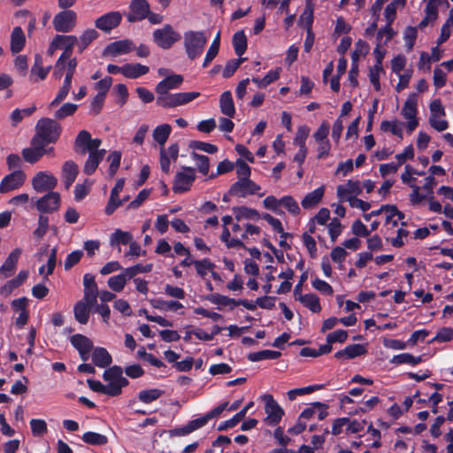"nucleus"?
Instances as JSON below:
<instances>
[{
  "mask_svg": "<svg viewBox=\"0 0 453 453\" xmlns=\"http://www.w3.org/2000/svg\"><path fill=\"white\" fill-rule=\"evenodd\" d=\"M82 441L89 445H105L108 439L105 435L95 432H87L82 435Z\"/></svg>",
  "mask_w": 453,
  "mask_h": 453,
  "instance_id": "nucleus-40",
  "label": "nucleus"
},
{
  "mask_svg": "<svg viewBox=\"0 0 453 453\" xmlns=\"http://www.w3.org/2000/svg\"><path fill=\"white\" fill-rule=\"evenodd\" d=\"M367 352L365 347L362 344H351L348 345L344 349L339 350L334 354V357L338 359L346 358L351 359L357 357L365 355Z\"/></svg>",
  "mask_w": 453,
  "mask_h": 453,
  "instance_id": "nucleus-23",
  "label": "nucleus"
},
{
  "mask_svg": "<svg viewBox=\"0 0 453 453\" xmlns=\"http://www.w3.org/2000/svg\"><path fill=\"white\" fill-rule=\"evenodd\" d=\"M157 104L163 108H174L177 107V100L175 94H157Z\"/></svg>",
  "mask_w": 453,
  "mask_h": 453,
  "instance_id": "nucleus-45",
  "label": "nucleus"
},
{
  "mask_svg": "<svg viewBox=\"0 0 453 453\" xmlns=\"http://www.w3.org/2000/svg\"><path fill=\"white\" fill-rule=\"evenodd\" d=\"M189 147L194 150H202L210 154H214L218 151L217 146L200 141L191 142Z\"/></svg>",
  "mask_w": 453,
  "mask_h": 453,
  "instance_id": "nucleus-60",
  "label": "nucleus"
},
{
  "mask_svg": "<svg viewBox=\"0 0 453 453\" xmlns=\"http://www.w3.org/2000/svg\"><path fill=\"white\" fill-rule=\"evenodd\" d=\"M72 345L78 350H92L93 342L89 338L83 334H74L70 339Z\"/></svg>",
  "mask_w": 453,
  "mask_h": 453,
  "instance_id": "nucleus-33",
  "label": "nucleus"
},
{
  "mask_svg": "<svg viewBox=\"0 0 453 453\" xmlns=\"http://www.w3.org/2000/svg\"><path fill=\"white\" fill-rule=\"evenodd\" d=\"M111 357L104 348H96L92 353V361L95 365L105 368L111 363Z\"/></svg>",
  "mask_w": 453,
  "mask_h": 453,
  "instance_id": "nucleus-26",
  "label": "nucleus"
},
{
  "mask_svg": "<svg viewBox=\"0 0 453 453\" xmlns=\"http://www.w3.org/2000/svg\"><path fill=\"white\" fill-rule=\"evenodd\" d=\"M133 240V236L129 232H125L120 229H116L111 234L110 238V245L111 247L119 246V244H129Z\"/></svg>",
  "mask_w": 453,
  "mask_h": 453,
  "instance_id": "nucleus-34",
  "label": "nucleus"
},
{
  "mask_svg": "<svg viewBox=\"0 0 453 453\" xmlns=\"http://www.w3.org/2000/svg\"><path fill=\"white\" fill-rule=\"evenodd\" d=\"M26 37L20 27H15L11 35V51L17 54L21 51L25 46Z\"/></svg>",
  "mask_w": 453,
  "mask_h": 453,
  "instance_id": "nucleus-24",
  "label": "nucleus"
},
{
  "mask_svg": "<svg viewBox=\"0 0 453 453\" xmlns=\"http://www.w3.org/2000/svg\"><path fill=\"white\" fill-rule=\"evenodd\" d=\"M31 430L34 435L40 436L47 433V424L43 419H31Z\"/></svg>",
  "mask_w": 453,
  "mask_h": 453,
  "instance_id": "nucleus-61",
  "label": "nucleus"
},
{
  "mask_svg": "<svg viewBox=\"0 0 453 453\" xmlns=\"http://www.w3.org/2000/svg\"><path fill=\"white\" fill-rule=\"evenodd\" d=\"M245 59L246 58H240L239 59H231V60L227 61V63L223 70V77L224 78L231 77Z\"/></svg>",
  "mask_w": 453,
  "mask_h": 453,
  "instance_id": "nucleus-56",
  "label": "nucleus"
},
{
  "mask_svg": "<svg viewBox=\"0 0 453 453\" xmlns=\"http://www.w3.org/2000/svg\"><path fill=\"white\" fill-rule=\"evenodd\" d=\"M254 405L253 402H250L242 410H241L238 413H236L232 418L226 420L225 422L221 423L218 430L223 431L226 430L228 428H232L235 426L241 420L243 419L245 417L247 411Z\"/></svg>",
  "mask_w": 453,
  "mask_h": 453,
  "instance_id": "nucleus-29",
  "label": "nucleus"
},
{
  "mask_svg": "<svg viewBox=\"0 0 453 453\" xmlns=\"http://www.w3.org/2000/svg\"><path fill=\"white\" fill-rule=\"evenodd\" d=\"M87 383L91 390L97 393H102L110 396H116L117 391L114 390L113 387H108L107 385L102 384L99 380L88 379Z\"/></svg>",
  "mask_w": 453,
  "mask_h": 453,
  "instance_id": "nucleus-39",
  "label": "nucleus"
},
{
  "mask_svg": "<svg viewBox=\"0 0 453 453\" xmlns=\"http://www.w3.org/2000/svg\"><path fill=\"white\" fill-rule=\"evenodd\" d=\"M121 19L122 15L119 12H111L96 19L95 26L104 32H110L120 24Z\"/></svg>",
  "mask_w": 453,
  "mask_h": 453,
  "instance_id": "nucleus-15",
  "label": "nucleus"
},
{
  "mask_svg": "<svg viewBox=\"0 0 453 453\" xmlns=\"http://www.w3.org/2000/svg\"><path fill=\"white\" fill-rule=\"evenodd\" d=\"M99 34L94 28L85 30L78 39V50L81 53L94 40L98 37Z\"/></svg>",
  "mask_w": 453,
  "mask_h": 453,
  "instance_id": "nucleus-32",
  "label": "nucleus"
},
{
  "mask_svg": "<svg viewBox=\"0 0 453 453\" xmlns=\"http://www.w3.org/2000/svg\"><path fill=\"white\" fill-rule=\"evenodd\" d=\"M79 173V168L76 163L72 160L65 162L62 166V178L64 180L65 187L69 189L74 182Z\"/></svg>",
  "mask_w": 453,
  "mask_h": 453,
  "instance_id": "nucleus-22",
  "label": "nucleus"
},
{
  "mask_svg": "<svg viewBox=\"0 0 453 453\" xmlns=\"http://www.w3.org/2000/svg\"><path fill=\"white\" fill-rule=\"evenodd\" d=\"M21 154L26 162L35 164L45 155L43 144L32 138L31 146L23 149Z\"/></svg>",
  "mask_w": 453,
  "mask_h": 453,
  "instance_id": "nucleus-17",
  "label": "nucleus"
},
{
  "mask_svg": "<svg viewBox=\"0 0 453 453\" xmlns=\"http://www.w3.org/2000/svg\"><path fill=\"white\" fill-rule=\"evenodd\" d=\"M96 303H89L85 298L77 302L73 307V314L75 319L81 325H86L89 319L91 309Z\"/></svg>",
  "mask_w": 453,
  "mask_h": 453,
  "instance_id": "nucleus-18",
  "label": "nucleus"
},
{
  "mask_svg": "<svg viewBox=\"0 0 453 453\" xmlns=\"http://www.w3.org/2000/svg\"><path fill=\"white\" fill-rule=\"evenodd\" d=\"M51 66L44 68L42 66V58L40 55H35V64L31 68V74H37L41 80H44L48 75Z\"/></svg>",
  "mask_w": 453,
  "mask_h": 453,
  "instance_id": "nucleus-46",
  "label": "nucleus"
},
{
  "mask_svg": "<svg viewBox=\"0 0 453 453\" xmlns=\"http://www.w3.org/2000/svg\"><path fill=\"white\" fill-rule=\"evenodd\" d=\"M191 156L193 159L196 161L199 172L203 175H207L210 167L209 157L207 156L199 155L196 152H193Z\"/></svg>",
  "mask_w": 453,
  "mask_h": 453,
  "instance_id": "nucleus-53",
  "label": "nucleus"
},
{
  "mask_svg": "<svg viewBox=\"0 0 453 453\" xmlns=\"http://www.w3.org/2000/svg\"><path fill=\"white\" fill-rule=\"evenodd\" d=\"M149 12L150 4L147 0H132L127 19L131 23L142 20L148 16Z\"/></svg>",
  "mask_w": 453,
  "mask_h": 453,
  "instance_id": "nucleus-12",
  "label": "nucleus"
},
{
  "mask_svg": "<svg viewBox=\"0 0 453 453\" xmlns=\"http://www.w3.org/2000/svg\"><path fill=\"white\" fill-rule=\"evenodd\" d=\"M105 96L102 94H96L90 104V114L96 116L101 112L104 106Z\"/></svg>",
  "mask_w": 453,
  "mask_h": 453,
  "instance_id": "nucleus-63",
  "label": "nucleus"
},
{
  "mask_svg": "<svg viewBox=\"0 0 453 453\" xmlns=\"http://www.w3.org/2000/svg\"><path fill=\"white\" fill-rule=\"evenodd\" d=\"M72 85L68 83H63L59 91L58 92L56 97L50 103L48 108L50 110L56 106H58L61 102H63L68 96Z\"/></svg>",
  "mask_w": 453,
  "mask_h": 453,
  "instance_id": "nucleus-49",
  "label": "nucleus"
},
{
  "mask_svg": "<svg viewBox=\"0 0 453 453\" xmlns=\"http://www.w3.org/2000/svg\"><path fill=\"white\" fill-rule=\"evenodd\" d=\"M149 72V67L141 64H126L123 65V75L129 79H136Z\"/></svg>",
  "mask_w": 453,
  "mask_h": 453,
  "instance_id": "nucleus-27",
  "label": "nucleus"
},
{
  "mask_svg": "<svg viewBox=\"0 0 453 453\" xmlns=\"http://www.w3.org/2000/svg\"><path fill=\"white\" fill-rule=\"evenodd\" d=\"M296 299L314 313L319 312L321 311L319 298L315 294H300V296Z\"/></svg>",
  "mask_w": 453,
  "mask_h": 453,
  "instance_id": "nucleus-28",
  "label": "nucleus"
},
{
  "mask_svg": "<svg viewBox=\"0 0 453 453\" xmlns=\"http://www.w3.org/2000/svg\"><path fill=\"white\" fill-rule=\"evenodd\" d=\"M135 49L134 44L130 40H120L111 42L104 50L103 57H112L116 58L119 55L127 54L133 51Z\"/></svg>",
  "mask_w": 453,
  "mask_h": 453,
  "instance_id": "nucleus-14",
  "label": "nucleus"
},
{
  "mask_svg": "<svg viewBox=\"0 0 453 453\" xmlns=\"http://www.w3.org/2000/svg\"><path fill=\"white\" fill-rule=\"evenodd\" d=\"M151 303L153 307L160 310L177 311L183 307L182 304L177 301L152 300Z\"/></svg>",
  "mask_w": 453,
  "mask_h": 453,
  "instance_id": "nucleus-52",
  "label": "nucleus"
},
{
  "mask_svg": "<svg viewBox=\"0 0 453 453\" xmlns=\"http://www.w3.org/2000/svg\"><path fill=\"white\" fill-rule=\"evenodd\" d=\"M76 20V12L72 10H65L55 15L52 24L56 31L68 33L75 27Z\"/></svg>",
  "mask_w": 453,
  "mask_h": 453,
  "instance_id": "nucleus-6",
  "label": "nucleus"
},
{
  "mask_svg": "<svg viewBox=\"0 0 453 453\" xmlns=\"http://www.w3.org/2000/svg\"><path fill=\"white\" fill-rule=\"evenodd\" d=\"M322 388H323L322 385H313V386H308V387H304V388L291 389L288 392V397L290 401H293L296 398L297 395L310 394V393L314 392L315 390L321 389Z\"/></svg>",
  "mask_w": 453,
  "mask_h": 453,
  "instance_id": "nucleus-50",
  "label": "nucleus"
},
{
  "mask_svg": "<svg viewBox=\"0 0 453 453\" xmlns=\"http://www.w3.org/2000/svg\"><path fill=\"white\" fill-rule=\"evenodd\" d=\"M78 105L72 103H65L54 112L56 119H64L66 117L72 116L77 111Z\"/></svg>",
  "mask_w": 453,
  "mask_h": 453,
  "instance_id": "nucleus-44",
  "label": "nucleus"
},
{
  "mask_svg": "<svg viewBox=\"0 0 453 453\" xmlns=\"http://www.w3.org/2000/svg\"><path fill=\"white\" fill-rule=\"evenodd\" d=\"M383 71L382 65H374L370 68L369 72V79L371 83L373 85L374 88L379 91L380 89V73Z\"/></svg>",
  "mask_w": 453,
  "mask_h": 453,
  "instance_id": "nucleus-55",
  "label": "nucleus"
},
{
  "mask_svg": "<svg viewBox=\"0 0 453 453\" xmlns=\"http://www.w3.org/2000/svg\"><path fill=\"white\" fill-rule=\"evenodd\" d=\"M21 255V249L17 248L13 250L2 266L0 267V278L1 279H7L11 277L16 271L17 264L19 261V258Z\"/></svg>",
  "mask_w": 453,
  "mask_h": 453,
  "instance_id": "nucleus-16",
  "label": "nucleus"
},
{
  "mask_svg": "<svg viewBox=\"0 0 453 453\" xmlns=\"http://www.w3.org/2000/svg\"><path fill=\"white\" fill-rule=\"evenodd\" d=\"M281 356V353L275 350L265 349L257 352L250 353L248 359L251 362H257L265 359H277Z\"/></svg>",
  "mask_w": 453,
  "mask_h": 453,
  "instance_id": "nucleus-36",
  "label": "nucleus"
},
{
  "mask_svg": "<svg viewBox=\"0 0 453 453\" xmlns=\"http://www.w3.org/2000/svg\"><path fill=\"white\" fill-rule=\"evenodd\" d=\"M262 218L266 220L276 232L280 233L281 237L287 238L288 236H290L288 233L284 232L281 222L278 219L273 218L268 213L263 214Z\"/></svg>",
  "mask_w": 453,
  "mask_h": 453,
  "instance_id": "nucleus-57",
  "label": "nucleus"
},
{
  "mask_svg": "<svg viewBox=\"0 0 453 453\" xmlns=\"http://www.w3.org/2000/svg\"><path fill=\"white\" fill-rule=\"evenodd\" d=\"M261 398L265 404V411L266 413V418H265V421L271 426L277 425L284 415L283 409L270 394H265L262 395Z\"/></svg>",
  "mask_w": 453,
  "mask_h": 453,
  "instance_id": "nucleus-5",
  "label": "nucleus"
},
{
  "mask_svg": "<svg viewBox=\"0 0 453 453\" xmlns=\"http://www.w3.org/2000/svg\"><path fill=\"white\" fill-rule=\"evenodd\" d=\"M362 189L358 180H348L345 185L337 187V196L341 201H349V198H353L352 195L361 194Z\"/></svg>",
  "mask_w": 453,
  "mask_h": 453,
  "instance_id": "nucleus-19",
  "label": "nucleus"
},
{
  "mask_svg": "<svg viewBox=\"0 0 453 453\" xmlns=\"http://www.w3.org/2000/svg\"><path fill=\"white\" fill-rule=\"evenodd\" d=\"M178 106L186 104L200 96L199 92L175 93Z\"/></svg>",
  "mask_w": 453,
  "mask_h": 453,
  "instance_id": "nucleus-62",
  "label": "nucleus"
},
{
  "mask_svg": "<svg viewBox=\"0 0 453 453\" xmlns=\"http://www.w3.org/2000/svg\"><path fill=\"white\" fill-rule=\"evenodd\" d=\"M102 141L98 138L93 139L87 130H81L75 138L73 150L76 153L85 155L88 157L84 165L83 171L86 174L91 175L96 170L100 162L104 158L106 150L99 149Z\"/></svg>",
  "mask_w": 453,
  "mask_h": 453,
  "instance_id": "nucleus-1",
  "label": "nucleus"
},
{
  "mask_svg": "<svg viewBox=\"0 0 453 453\" xmlns=\"http://www.w3.org/2000/svg\"><path fill=\"white\" fill-rule=\"evenodd\" d=\"M351 69L349 72V81L352 84L353 87H357L358 84L357 75H358V54L357 50H354L351 54Z\"/></svg>",
  "mask_w": 453,
  "mask_h": 453,
  "instance_id": "nucleus-48",
  "label": "nucleus"
},
{
  "mask_svg": "<svg viewBox=\"0 0 453 453\" xmlns=\"http://www.w3.org/2000/svg\"><path fill=\"white\" fill-rule=\"evenodd\" d=\"M183 169L184 172L177 173L174 177L173 184V191L174 193H183L188 191L196 179L194 168L183 167Z\"/></svg>",
  "mask_w": 453,
  "mask_h": 453,
  "instance_id": "nucleus-8",
  "label": "nucleus"
},
{
  "mask_svg": "<svg viewBox=\"0 0 453 453\" xmlns=\"http://www.w3.org/2000/svg\"><path fill=\"white\" fill-rule=\"evenodd\" d=\"M219 108L222 114L233 118L235 114V108L230 91L222 93L219 98Z\"/></svg>",
  "mask_w": 453,
  "mask_h": 453,
  "instance_id": "nucleus-25",
  "label": "nucleus"
},
{
  "mask_svg": "<svg viewBox=\"0 0 453 453\" xmlns=\"http://www.w3.org/2000/svg\"><path fill=\"white\" fill-rule=\"evenodd\" d=\"M151 270H152V265L148 264L146 265H136L134 266L126 268L124 271L126 273V275H127V278L132 279L138 273H149Z\"/></svg>",
  "mask_w": 453,
  "mask_h": 453,
  "instance_id": "nucleus-59",
  "label": "nucleus"
},
{
  "mask_svg": "<svg viewBox=\"0 0 453 453\" xmlns=\"http://www.w3.org/2000/svg\"><path fill=\"white\" fill-rule=\"evenodd\" d=\"M27 179L26 173L21 170H16L6 175L0 183V193L5 194L19 188Z\"/></svg>",
  "mask_w": 453,
  "mask_h": 453,
  "instance_id": "nucleus-10",
  "label": "nucleus"
},
{
  "mask_svg": "<svg viewBox=\"0 0 453 453\" xmlns=\"http://www.w3.org/2000/svg\"><path fill=\"white\" fill-rule=\"evenodd\" d=\"M233 211L235 214V218L237 220H240L242 219H259V213L255 209L248 208L245 206H240L233 208Z\"/></svg>",
  "mask_w": 453,
  "mask_h": 453,
  "instance_id": "nucleus-41",
  "label": "nucleus"
},
{
  "mask_svg": "<svg viewBox=\"0 0 453 453\" xmlns=\"http://www.w3.org/2000/svg\"><path fill=\"white\" fill-rule=\"evenodd\" d=\"M183 82V76L180 74H172L166 76L156 86L157 94H165L169 90L178 88Z\"/></svg>",
  "mask_w": 453,
  "mask_h": 453,
  "instance_id": "nucleus-20",
  "label": "nucleus"
},
{
  "mask_svg": "<svg viewBox=\"0 0 453 453\" xmlns=\"http://www.w3.org/2000/svg\"><path fill=\"white\" fill-rule=\"evenodd\" d=\"M180 35L171 25H165L153 33L155 43L164 50L170 49L176 42L180 40Z\"/></svg>",
  "mask_w": 453,
  "mask_h": 453,
  "instance_id": "nucleus-4",
  "label": "nucleus"
},
{
  "mask_svg": "<svg viewBox=\"0 0 453 453\" xmlns=\"http://www.w3.org/2000/svg\"><path fill=\"white\" fill-rule=\"evenodd\" d=\"M418 98L416 94L408 96L402 109V114L404 119H414L417 116Z\"/></svg>",
  "mask_w": 453,
  "mask_h": 453,
  "instance_id": "nucleus-31",
  "label": "nucleus"
},
{
  "mask_svg": "<svg viewBox=\"0 0 453 453\" xmlns=\"http://www.w3.org/2000/svg\"><path fill=\"white\" fill-rule=\"evenodd\" d=\"M55 38L58 41L57 43L59 48L70 50V49H73V46L77 45V43H78V38L74 35H58L55 36Z\"/></svg>",
  "mask_w": 453,
  "mask_h": 453,
  "instance_id": "nucleus-51",
  "label": "nucleus"
},
{
  "mask_svg": "<svg viewBox=\"0 0 453 453\" xmlns=\"http://www.w3.org/2000/svg\"><path fill=\"white\" fill-rule=\"evenodd\" d=\"M108 160L111 161L109 166V175L111 177H113L119 167L121 153L119 151H113L109 155Z\"/></svg>",
  "mask_w": 453,
  "mask_h": 453,
  "instance_id": "nucleus-58",
  "label": "nucleus"
},
{
  "mask_svg": "<svg viewBox=\"0 0 453 453\" xmlns=\"http://www.w3.org/2000/svg\"><path fill=\"white\" fill-rule=\"evenodd\" d=\"M36 209L44 213H51L58 210L60 206V195L50 191L36 202Z\"/></svg>",
  "mask_w": 453,
  "mask_h": 453,
  "instance_id": "nucleus-13",
  "label": "nucleus"
},
{
  "mask_svg": "<svg viewBox=\"0 0 453 453\" xmlns=\"http://www.w3.org/2000/svg\"><path fill=\"white\" fill-rule=\"evenodd\" d=\"M235 54L241 57L247 50V38L243 31L236 32L233 36Z\"/></svg>",
  "mask_w": 453,
  "mask_h": 453,
  "instance_id": "nucleus-38",
  "label": "nucleus"
},
{
  "mask_svg": "<svg viewBox=\"0 0 453 453\" xmlns=\"http://www.w3.org/2000/svg\"><path fill=\"white\" fill-rule=\"evenodd\" d=\"M127 279V275H126L124 271L119 275L111 277L108 280V286L111 290L115 292H120L124 288Z\"/></svg>",
  "mask_w": 453,
  "mask_h": 453,
  "instance_id": "nucleus-43",
  "label": "nucleus"
},
{
  "mask_svg": "<svg viewBox=\"0 0 453 453\" xmlns=\"http://www.w3.org/2000/svg\"><path fill=\"white\" fill-rule=\"evenodd\" d=\"M258 190H260L259 185L256 184L250 178H245L234 182L230 187L228 192L231 196L245 197L247 195L256 194Z\"/></svg>",
  "mask_w": 453,
  "mask_h": 453,
  "instance_id": "nucleus-11",
  "label": "nucleus"
},
{
  "mask_svg": "<svg viewBox=\"0 0 453 453\" xmlns=\"http://www.w3.org/2000/svg\"><path fill=\"white\" fill-rule=\"evenodd\" d=\"M392 364L401 365V364H410V365H418L422 362L421 357H414L410 353H403L399 355H395L390 361Z\"/></svg>",
  "mask_w": 453,
  "mask_h": 453,
  "instance_id": "nucleus-42",
  "label": "nucleus"
},
{
  "mask_svg": "<svg viewBox=\"0 0 453 453\" xmlns=\"http://www.w3.org/2000/svg\"><path fill=\"white\" fill-rule=\"evenodd\" d=\"M324 195V187H319L312 192L307 194L302 200V206L304 209H311L317 205Z\"/></svg>",
  "mask_w": 453,
  "mask_h": 453,
  "instance_id": "nucleus-30",
  "label": "nucleus"
},
{
  "mask_svg": "<svg viewBox=\"0 0 453 453\" xmlns=\"http://www.w3.org/2000/svg\"><path fill=\"white\" fill-rule=\"evenodd\" d=\"M195 267L197 273L203 277L206 275L208 270H213L214 265L208 258H204L196 261Z\"/></svg>",
  "mask_w": 453,
  "mask_h": 453,
  "instance_id": "nucleus-64",
  "label": "nucleus"
},
{
  "mask_svg": "<svg viewBox=\"0 0 453 453\" xmlns=\"http://www.w3.org/2000/svg\"><path fill=\"white\" fill-rule=\"evenodd\" d=\"M123 370L120 366L114 365L104 371L103 378L108 382V387H113L117 391L116 395H119L122 388L128 385V380L122 375Z\"/></svg>",
  "mask_w": 453,
  "mask_h": 453,
  "instance_id": "nucleus-7",
  "label": "nucleus"
},
{
  "mask_svg": "<svg viewBox=\"0 0 453 453\" xmlns=\"http://www.w3.org/2000/svg\"><path fill=\"white\" fill-rule=\"evenodd\" d=\"M84 295L82 298L88 300L89 303H97L99 295L97 284L95 277L91 274H85L83 277Z\"/></svg>",
  "mask_w": 453,
  "mask_h": 453,
  "instance_id": "nucleus-21",
  "label": "nucleus"
},
{
  "mask_svg": "<svg viewBox=\"0 0 453 453\" xmlns=\"http://www.w3.org/2000/svg\"><path fill=\"white\" fill-rule=\"evenodd\" d=\"M164 390L158 388H150L142 390L138 394V399L143 403H150L164 395Z\"/></svg>",
  "mask_w": 453,
  "mask_h": 453,
  "instance_id": "nucleus-37",
  "label": "nucleus"
},
{
  "mask_svg": "<svg viewBox=\"0 0 453 453\" xmlns=\"http://www.w3.org/2000/svg\"><path fill=\"white\" fill-rule=\"evenodd\" d=\"M280 204L284 206L290 213L298 214L300 212V208L296 201L290 196H283L280 199Z\"/></svg>",
  "mask_w": 453,
  "mask_h": 453,
  "instance_id": "nucleus-54",
  "label": "nucleus"
},
{
  "mask_svg": "<svg viewBox=\"0 0 453 453\" xmlns=\"http://www.w3.org/2000/svg\"><path fill=\"white\" fill-rule=\"evenodd\" d=\"M171 130L172 127L168 124L160 125L154 129L153 138L160 144L161 148H164L165 143L171 134Z\"/></svg>",
  "mask_w": 453,
  "mask_h": 453,
  "instance_id": "nucleus-35",
  "label": "nucleus"
},
{
  "mask_svg": "<svg viewBox=\"0 0 453 453\" xmlns=\"http://www.w3.org/2000/svg\"><path fill=\"white\" fill-rule=\"evenodd\" d=\"M57 184L58 179L47 172H39L32 179V187L39 193L52 190Z\"/></svg>",
  "mask_w": 453,
  "mask_h": 453,
  "instance_id": "nucleus-9",
  "label": "nucleus"
},
{
  "mask_svg": "<svg viewBox=\"0 0 453 453\" xmlns=\"http://www.w3.org/2000/svg\"><path fill=\"white\" fill-rule=\"evenodd\" d=\"M206 43L207 37L203 32L188 31L184 34V48L188 58L191 60L202 54Z\"/></svg>",
  "mask_w": 453,
  "mask_h": 453,
  "instance_id": "nucleus-3",
  "label": "nucleus"
},
{
  "mask_svg": "<svg viewBox=\"0 0 453 453\" xmlns=\"http://www.w3.org/2000/svg\"><path fill=\"white\" fill-rule=\"evenodd\" d=\"M61 133L60 125L52 119L42 118L38 120L35 127V134L33 139L43 143H55Z\"/></svg>",
  "mask_w": 453,
  "mask_h": 453,
  "instance_id": "nucleus-2",
  "label": "nucleus"
},
{
  "mask_svg": "<svg viewBox=\"0 0 453 453\" xmlns=\"http://www.w3.org/2000/svg\"><path fill=\"white\" fill-rule=\"evenodd\" d=\"M402 124L397 120L388 121L384 120L380 124V130L383 132L390 131L394 135L403 138Z\"/></svg>",
  "mask_w": 453,
  "mask_h": 453,
  "instance_id": "nucleus-47",
  "label": "nucleus"
}]
</instances>
